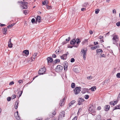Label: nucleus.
<instances>
[{
	"label": "nucleus",
	"instance_id": "nucleus-1",
	"mask_svg": "<svg viewBox=\"0 0 120 120\" xmlns=\"http://www.w3.org/2000/svg\"><path fill=\"white\" fill-rule=\"evenodd\" d=\"M80 42V41L79 39L77 38L76 40L74 39L71 40L70 42V44L72 45H74V46L77 47L79 44Z\"/></svg>",
	"mask_w": 120,
	"mask_h": 120
},
{
	"label": "nucleus",
	"instance_id": "nucleus-2",
	"mask_svg": "<svg viewBox=\"0 0 120 120\" xmlns=\"http://www.w3.org/2000/svg\"><path fill=\"white\" fill-rule=\"evenodd\" d=\"M63 66L60 65H58L56 67L55 71L57 72H61L63 69Z\"/></svg>",
	"mask_w": 120,
	"mask_h": 120
},
{
	"label": "nucleus",
	"instance_id": "nucleus-3",
	"mask_svg": "<svg viewBox=\"0 0 120 120\" xmlns=\"http://www.w3.org/2000/svg\"><path fill=\"white\" fill-rule=\"evenodd\" d=\"M81 87H76L74 90V94L76 95H77L79 94L81 91Z\"/></svg>",
	"mask_w": 120,
	"mask_h": 120
},
{
	"label": "nucleus",
	"instance_id": "nucleus-4",
	"mask_svg": "<svg viewBox=\"0 0 120 120\" xmlns=\"http://www.w3.org/2000/svg\"><path fill=\"white\" fill-rule=\"evenodd\" d=\"M87 52L86 50H84V49H82L81 51V53L82 54V55L83 54V59L85 60L86 59V55Z\"/></svg>",
	"mask_w": 120,
	"mask_h": 120
},
{
	"label": "nucleus",
	"instance_id": "nucleus-5",
	"mask_svg": "<svg viewBox=\"0 0 120 120\" xmlns=\"http://www.w3.org/2000/svg\"><path fill=\"white\" fill-rule=\"evenodd\" d=\"M65 114V112L64 111H62L60 112V113L59 117L58 118V120H59L60 119L61 120L62 118L64 116Z\"/></svg>",
	"mask_w": 120,
	"mask_h": 120
},
{
	"label": "nucleus",
	"instance_id": "nucleus-6",
	"mask_svg": "<svg viewBox=\"0 0 120 120\" xmlns=\"http://www.w3.org/2000/svg\"><path fill=\"white\" fill-rule=\"evenodd\" d=\"M46 71V68H43L40 69L38 72V73L40 75H43Z\"/></svg>",
	"mask_w": 120,
	"mask_h": 120
},
{
	"label": "nucleus",
	"instance_id": "nucleus-7",
	"mask_svg": "<svg viewBox=\"0 0 120 120\" xmlns=\"http://www.w3.org/2000/svg\"><path fill=\"white\" fill-rule=\"evenodd\" d=\"M78 103L77 104L78 105H80L82 104V103L84 101V100L82 99V98H79L78 99Z\"/></svg>",
	"mask_w": 120,
	"mask_h": 120
},
{
	"label": "nucleus",
	"instance_id": "nucleus-8",
	"mask_svg": "<svg viewBox=\"0 0 120 120\" xmlns=\"http://www.w3.org/2000/svg\"><path fill=\"white\" fill-rule=\"evenodd\" d=\"M118 37L116 35H115L112 38V40L113 42V43L114 44H116V42L118 41L116 40L118 39Z\"/></svg>",
	"mask_w": 120,
	"mask_h": 120
},
{
	"label": "nucleus",
	"instance_id": "nucleus-9",
	"mask_svg": "<svg viewBox=\"0 0 120 120\" xmlns=\"http://www.w3.org/2000/svg\"><path fill=\"white\" fill-rule=\"evenodd\" d=\"M89 111L90 112L92 113L93 114H94L96 113V111H95L93 106L90 107L89 109Z\"/></svg>",
	"mask_w": 120,
	"mask_h": 120
},
{
	"label": "nucleus",
	"instance_id": "nucleus-10",
	"mask_svg": "<svg viewBox=\"0 0 120 120\" xmlns=\"http://www.w3.org/2000/svg\"><path fill=\"white\" fill-rule=\"evenodd\" d=\"M41 16L39 15H38L36 19L35 22H36V23H37V22L38 21L39 23L41 22Z\"/></svg>",
	"mask_w": 120,
	"mask_h": 120
},
{
	"label": "nucleus",
	"instance_id": "nucleus-11",
	"mask_svg": "<svg viewBox=\"0 0 120 120\" xmlns=\"http://www.w3.org/2000/svg\"><path fill=\"white\" fill-rule=\"evenodd\" d=\"M110 106L109 105H105L104 107V110L105 111H108L110 108Z\"/></svg>",
	"mask_w": 120,
	"mask_h": 120
},
{
	"label": "nucleus",
	"instance_id": "nucleus-12",
	"mask_svg": "<svg viewBox=\"0 0 120 120\" xmlns=\"http://www.w3.org/2000/svg\"><path fill=\"white\" fill-rule=\"evenodd\" d=\"M67 54H65L63 55L60 56V58L62 59L66 60L67 58Z\"/></svg>",
	"mask_w": 120,
	"mask_h": 120
},
{
	"label": "nucleus",
	"instance_id": "nucleus-13",
	"mask_svg": "<svg viewBox=\"0 0 120 120\" xmlns=\"http://www.w3.org/2000/svg\"><path fill=\"white\" fill-rule=\"evenodd\" d=\"M47 61L48 64L49 63L52 62L53 61V59L50 57H48L47 58Z\"/></svg>",
	"mask_w": 120,
	"mask_h": 120
},
{
	"label": "nucleus",
	"instance_id": "nucleus-14",
	"mask_svg": "<svg viewBox=\"0 0 120 120\" xmlns=\"http://www.w3.org/2000/svg\"><path fill=\"white\" fill-rule=\"evenodd\" d=\"M65 100V99L64 98L62 100H61L60 102V105L61 106H62L64 105V101Z\"/></svg>",
	"mask_w": 120,
	"mask_h": 120
},
{
	"label": "nucleus",
	"instance_id": "nucleus-15",
	"mask_svg": "<svg viewBox=\"0 0 120 120\" xmlns=\"http://www.w3.org/2000/svg\"><path fill=\"white\" fill-rule=\"evenodd\" d=\"M96 52L97 54H100L102 53L103 51L101 49H99L96 50Z\"/></svg>",
	"mask_w": 120,
	"mask_h": 120
},
{
	"label": "nucleus",
	"instance_id": "nucleus-16",
	"mask_svg": "<svg viewBox=\"0 0 120 120\" xmlns=\"http://www.w3.org/2000/svg\"><path fill=\"white\" fill-rule=\"evenodd\" d=\"M56 112H55V110H54V111L52 113V115H49V116L51 118H52L56 115Z\"/></svg>",
	"mask_w": 120,
	"mask_h": 120
},
{
	"label": "nucleus",
	"instance_id": "nucleus-17",
	"mask_svg": "<svg viewBox=\"0 0 120 120\" xmlns=\"http://www.w3.org/2000/svg\"><path fill=\"white\" fill-rule=\"evenodd\" d=\"M23 53H24L25 55H28L29 54V50H27L23 51Z\"/></svg>",
	"mask_w": 120,
	"mask_h": 120
},
{
	"label": "nucleus",
	"instance_id": "nucleus-18",
	"mask_svg": "<svg viewBox=\"0 0 120 120\" xmlns=\"http://www.w3.org/2000/svg\"><path fill=\"white\" fill-rule=\"evenodd\" d=\"M75 100H73L71 101L69 104V106L70 107L71 105H72L75 102Z\"/></svg>",
	"mask_w": 120,
	"mask_h": 120
},
{
	"label": "nucleus",
	"instance_id": "nucleus-19",
	"mask_svg": "<svg viewBox=\"0 0 120 120\" xmlns=\"http://www.w3.org/2000/svg\"><path fill=\"white\" fill-rule=\"evenodd\" d=\"M88 91V89L84 88L83 89V90L82 91L83 93H85L86 92H87Z\"/></svg>",
	"mask_w": 120,
	"mask_h": 120
},
{
	"label": "nucleus",
	"instance_id": "nucleus-20",
	"mask_svg": "<svg viewBox=\"0 0 120 120\" xmlns=\"http://www.w3.org/2000/svg\"><path fill=\"white\" fill-rule=\"evenodd\" d=\"M114 109H113V111L116 109H120V105H117L115 107H114Z\"/></svg>",
	"mask_w": 120,
	"mask_h": 120
},
{
	"label": "nucleus",
	"instance_id": "nucleus-21",
	"mask_svg": "<svg viewBox=\"0 0 120 120\" xmlns=\"http://www.w3.org/2000/svg\"><path fill=\"white\" fill-rule=\"evenodd\" d=\"M19 102L16 101L15 104V109H17L18 108V106Z\"/></svg>",
	"mask_w": 120,
	"mask_h": 120
},
{
	"label": "nucleus",
	"instance_id": "nucleus-22",
	"mask_svg": "<svg viewBox=\"0 0 120 120\" xmlns=\"http://www.w3.org/2000/svg\"><path fill=\"white\" fill-rule=\"evenodd\" d=\"M15 117L16 119L17 120H20V117L19 116L18 114H17V115H15Z\"/></svg>",
	"mask_w": 120,
	"mask_h": 120
},
{
	"label": "nucleus",
	"instance_id": "nucleus-23",
	"mask_svg": "<svg viewBox=\"0 0 120 120\" xmlns=\"http://www.w3.org/2000/svg\"><path fill=\"white\" fill-rule=\"evenodd\" d=\"M27 5L22 4V9H26L27 8Z\"/></svg>",
	"mask_w": 120,
	"mask_h": 120
},
{
	"label": "nucleus",
	"instance_id": "nucleus-24",
	"mask_svg": "<svg viewBox=\"0 0 120 120\" xmlns=\"http://www.w3.org/2000/svg\"><path fill=\"white\" fill-rule=\"evenodd\" d=\"M7 31V28H4L3 30V32H4V34H6L5 33H6Z\"/></svg>",
	"mask_w": 120,
	"mask_h": 120
},
{
	"label": "nucleus",
	"instance_id": "nucleus-25",
	"mask_svg": "<svg viewBox=\"0 0 120 120\" xmlns=\"http://www.w3.org/2000/svg\"><path fill=\"white\" fill-rule=\"evenodd\" d=\"M15 23L12 24L11 25H9V26H7V27L8 28H10V27H12L13 26L15 25Z\"/></svg>",
	"mask_w": 120,
	"mask_h": 120
},
{
	"label": "nucleus",
	"instance_id": "nucleus-26",
	"mask_svg": "<svg viewBox=\"0 0 120 120\" xmlns=\"http://www.w3.org/2000/svg\"><path fill=\"white\" fill-rule=\"evenodd\" d=\"M68 63L67 62L65 61L63 65L64 67V66H68Z\"/></svg>",
	"mask_w": 120,
	"mask_h": 120
},
{
	"label": "nucleus",
	"instance_id": "nucleus-27",
	"mask_svg": "<svg viewBox=\"0 0 120 120\" xmlns=\"http://www.w3.org/2000/svg\"><path fill=\"white\" fill-rule=\"evenodd\" d=\"M75 84L74 83H72L71 85V87L72 88H74L75 87Z\"/></svg>",
	"mask_w": 120,
	"mask_h": 120
},
{
	"label": "nucleus",
	"instance_id": "nucleus-28",
	"mask_svg": "<svg viewBox=\"0 0 120 120\" xmlns=\"http://www.w3.org/2000/svg\"><path fill=\"white\" fill-rule=\"evenodd\" d=\"M47 0H45L43 1L42 3V4L43 5H46V2L47 3Z\"/></svg>",
	"mask_w": 120,
	"mask_h": 120
},
{
	"label": "nucleus",
	"instance_id": "nucleus-29",
	"mask_svg": "<svg viewBox=\"0 0 120 120\" xmlns=\"http://www.w3.org/2000/svg\"><path fill=\"white\" fill-rule=\"evenodd\" d=\"M109 104L110 105H112L113 106H114V105H115V104L114 103L113 101H111L110 102Z\"/></svg>",
	"mask_w": 120,
	"mask_h": 120
},
{
	"label": "nucleus",
	"instance_id": "nucleus-30",
	"mask_svg": "<svg viewBox=\"0 0 120 120\" xmlns=\"http://www.w3.org/2000/svg\"><path fill=\"white\" fill-rule=\"evenodd\" d=\"M73 71L77 73L78 72V70L77 68H74L73 69Z\"/></svg>",
	"mask_w": 120,
	"mask_h": 120
},
{
	"label": "nucleus",
	"instance_id": "nucleus-31",
	"mask_svg": "<svg viewBox=\"0 0 120 120\" xmlns=\"http://www.w3.org/2000/svg\"><path fill=\"white\" fill-rule=\"evenodd\" d=\"M95 86H93V87H92L90 88V89H91V91H94L95 90H94V89H95V90L96 89V88H95Z\"/></svg>",
	"mask_w": 120,
	"mask_h": 120
},
{
	"label": "nucleus",
	"instance_id": "nucleus-32",
	"mask_svg": "<svg viewBox=\"0 0 120 120\" xmlns=\"http://www.w3.org/2000/svg\"><path fill=\"white\" fill-rule=\"evenodd\" d=\"M60 62V60L59 59H56L55 60L54 62L55 63H56L57 62Z\"/></svg>",
	"mask_w": 120,
	"mask_h": 120
},
{
	"label": "nucleus",
	"instance_id": "nucleus-33",
	"mask_svg": "<svg viewBox=\"0 0 120 120\" xmlns=\"http://www.w3.org/2000/svg\"><path fill=\"white\" fill-rule=\"evenodd\" d=\"M97 48V46H93L91 48V49L92 50H94L96 49Z\"/></svg>",
	"mask_w": 120,
	"mask_h": 120
},
{
	"label": "nucleus",
	"instance_id": "nucleus-34",
	"mask_svg": "<svg viewBox=\"0 0 120 120\" xmlns=\"http://www.w3.org/2000/svg\"><path fill=\"white\" fill-rule=\"evenodd\" d=\"M100 10L99 9H97L95 10V13L96 14H98V13Z\"/></svg>",
	"mask_w": 120,
	"mask_h": 120
},
{
	"label": "nucleus",
	"instance_id": "nucleus-35",
	"mask_svg": "<svg viewBox=\"0 0 120 120\" xmlns=\"http://www.w3.org/2000/svg\"><path fill=\"white\" fill-rule=\"evenodd\" d=\"M31 22L32 23H33L34 22H35V23H37L36 22H35V19L34 18H33L31 20Z\"/></svg>",
	"mask_w": 120,
	"mask_h": 120
},
{
	"label": "nucleus",
	"instance_id": "nucleus-36",
	"mask_svg": "<svg viewBox=\"0 0 120 120\" xmlns=\"http://www.w3.org/2000/svg\"><path fill=\"white\" fill-rule=\"evenodd\" d=\"M89 98V96L88 95H86L84 96V98L85 99H87Z\"/></svg>",
	"mask_w": 120,
	"mask_h": 120
},
{
	"label": "nucleus",
	"instance_id": "nucleus-37",
	"mask_svg": "<svg viewBox=\"0 0 120 120\" xmlns=\"http://www.w3.org/2000/svg\"><path fill=\"white\" fill-rule=\"evenodd\" d=\"M8 46L9 48H12V45H13L11 43L8 44Z\"/></svg>",
	"mask_w": 120,
	"mask_h": 120
},
{
	"label": "nucleus",
	"instance_id": "nucleus-38",
	"mask_svg": "<svg viewBox=\"0 0 120 120\" xmlns=\"http://www.w3.org/2000/svg\"><path fill=\"white\" fill-rule=\"evenodd\" d=\"M23 91L22 90V91H21L20 92L19 91L18 92V93H19V92H20V94H19V98L20 96H21L22 93Z\"/></svg>",
	"mask_w": 120,
	"mask_h": 120
},
{
	"label": "nucleus",
	"instance_id": "nucleus-39",
	"mask_svg": "<svg viewBox=\"0 0 120 120\" xmlns=\"http://www.w3.org/2000/svg\"><path fill=\"white\" fill-rule=\"evenodd\" d=\"M116 77L118 78H120V73H118L116 75Z\"/></svg>",
	"mask_w": 120,
	"mask_h": 120
},
{
	"label": "nucleus",
	"instance_id": "nucleus-40",
	"mask_svg": "<svg viewBox=\"0 0 120 120\" xmlns=\"http://www.w3.org/2000/svg\"><path fill=\"white\" fill-rule=\"evenodd\" d=\"M82 109V108H80L79 109L78 111V112L77 113V114H78V113H79V112H81Z\"/></svg>",
	"mask_w": 120,
	"mask_h": 120
},
{
	"label": "nucleus",
	"instance_id": "nucleus-41",
	"mask_svg": "<svg viewBox=\"0 0 120 120\" xmlns=\"http://www.w3.org/2000/svg\"><path fill=\"white\" fill-rule=\"evenodd\" d=\"M116 25L118 26H120V22H118L116 23Z\"/></svg>",
	"mask_w": 120,
	"mask_h": 120
},
{
	"label": "nucleus",
	"instance_id": "nucleus-42",
	"mask_svg": "<svg viewBox=\"0 0 120 120\" xmlns=\"http://www.w3.org/2000/svg\"><path fill=\"white\" fill-rule=\"evenodd\" d=\"M11 100V98L10 97H8L7 98V100L8 101H9Z\"/></svg>",
	"mask_w": 120,
	"mask_h": 120
},
{
	"label": "nucleus",
	"instance_id": "nucleus-43",
	"mask_svg": "<svg viewBox=\"0 0 120 120\" xmlns=\"http://www.w3.org/2000/svg\"><path fill=\"white\" fill-rule=\"evenodd\" d=\"M75 60L74 58H72L71 59L70 61L72 63L74 62L75 61Z\"/></svg>",
	"mask_w": 120,
	"mask_h": 120
},
{
	"label": "nucleus",
	"instance_id": "nucleus-44",
	"mask_svg": "<svg viewBox=\"0 0 120 120\" xmlns=\"http://www.w3.org/2000/svg\"><path fill=\"white\" fill-rule=\"evenodd\" d=\"M14 84V82L13 81H12L10 82L9 84L10 85H13Z\"/></svg>",
	"mask_w": 120,
	"mask_h": 120
},
{
	"label": "nucleus",
	"instance_id": "nucleus-45",
	"mask_svg": "<svg viewBox=\"0 0 120 120\" xmlns=\"http://www.w3.org/2000/svg\"><path fill=\"white\" fill-rule=\"evenodd\" d=\"M16 98V95L15 94L11 96V98L13 99L15 98Z\"/></svg>",
	"mask_w": 120,
	"mask_h": 120
},
{
	"label": "nucleus",
	"instance_id": "nucleus-46",
	"mask_svg": "<svg viewBox=\"0 0 120 120\" xmlns=\"http://www.w3.org/2000/svg\"><path fill=\"white\" fill-rule=\"evenodd\" d=\"M88 4V3H85L83 5V6L84 7H85Z\"/></svg>",
	"mask_w": 120,
	"mask_h": 120
},
{
	"label": "nucleus",
	"instance_id": "nucleus-47",
	"mask_svg": "<svg viewBox=\"0 0 120 120\" xmlns=\"http://www.w3.org/2000/svg\"><path fill=\"white\" fill-rule=\"evenodd\" d=\"M46 7L47 8L49 9H50L52 8L50 6H48L47 4L46 5Z\"/></svg>",
	"mask_w": 120,
	"mask_h": 120
},
{
	"label": "nucleus",
	"instance_id": "nucleus-48",
	"mask_svg": "<svg viewBox=\"0 0 120 120\" xmlns=\"http://www.w3.org/2000/svg\"><path fill=\"white\" fill-rule=\"evenodd\" d=\"M37 53H35L33 55V57L35 58L36 57V56L37 55Z\"/></svg>",
	"mask_w": 120,
	"mask_h": 120
},
{
	"label": "nucleus",
	"instance_id": "nucleus-49",
	"mask_svg": "<svg viewBox=\"0 0 120 120\" xmlns=\"http://www.w3.org/2000/svg\"><path fill=\"white\" fill-rule=\"evenodd\" d=\"M101 57H106V55L104 54H101Z\"/></svg>",
	"mask_w": 120,
	"mask_h": 120
},
{
	"label": "nucleus",
	"instance_id": "nucleus-50",
	"mask_svg": "<svg viewBox=\"0 0 120 120\" xmlns=\"http://www.w3.org/2000/svg\"><path fill=\"white\" fill-rule=\"evenodd\" d=\"M77 117L75 116L72 119V120H77Z\"/></svg>",
	"mask_w": 120,
	"mask_h": 120
},
{
	"label": "nucleus",
	"instance_id": "nucleus-51",
	"mask_svg": "<svg viewBox=\"0 0 120 120\" xmlns=\"http://www.w3.org/2000/svg\"><path fill=\"white\" fill-rule=\"evenodd\" d=\"M68 66H64V69L65 70L67 71V68L68 67Z\"/></svg>",
	"mask_w": 120,
	"mask_h": 120
},
{
	"label": "nucleus",
	"instance_id": "nucleus-52",
	"mask_svg": "<svg viewBox=\"0 0 120 120\" xmlns=\"http://www.w3.org/2000/svg\"><path fill=\"white\" fill-rule=\"evenodd\" d=\"M28 3L27 2H23V4H22L27 5Z\"/></svg>",
	"mask_w": 120,
	"mask_h": 120
},
{
	"label": "nucleus",
	"instance_id": "nucleus-53",
	"mask_svg": "<svg viewBox=\"0 0 120 120\" xmlns=\"http://www.w3.org/2000/svg\"><path fill=\"white\" fill-rule=\"evenodd\" d=\"M52 57L53 58H56V56L55 54H53L52 55Z\"/></svg>",
	"mask_w": 120,
	"mask_h": 120
},
{
	"label": "nucleus",
	"instance_id": "nucleus-54",
	"mask_svg": "<svg viewBox=\"0 0 120 120\" xmlns=\"http://www.w3.org/2000/svg\"><path fill=\"white\" fill-rule=\"evenodd\" d=\"M70 37H69L68 38V39H66V41H69L70 40Z\"/></svg>",
	"mask_w": 120,
	"mask_h": 120
},
{
	"label": "nucleus",
	"instance_id": "nucleus-55",
	"mask_svg": "<svg viewBox=\"0 0 120 120\" xmlns=\"http://www.w3.org/2000/svg\"><path fill=\"white\" fill-rule=\"evenodd\" d=\"M18 82L19 83H21V82H22V80H20L18 81Z\"/></svg>",
	"mask_w": 120,
	"mask_h": 120
},
{
	"label": "nucleus",
	"instance_id": "nucleus-56",
	"mask_svg": "<svg viewBox=\"0 0 120 120\" xmlns=\"http://www.w3.org/2000/svg\"><path fill=\"white\" fill-rule=\"evenodd\" d=\"M101 109V107L99 106L98 107L97 109L98 110H99Z\"/></svg>",
	"mask_w": 120,
	"mask_h": 120
},
{
	"label": "nucleus",
	"instance_id": "nucleus-57",
	"mask_svg": "<svg viewBox=\"0 0 120 120\" xmlns=\"http://www.w3.org/2000/svg\"><path fill=\"white\" fill-rule=\"evenodd\" d=\"M86 10V8H82L81 9V11H83L85 10Z\"/></svg>",
	"mask_w": 120,
	"mask_h": 120
},
{
	"label": "nucleus",
	"instance_id": "nucleus-58",
	"mask_svg": "<svg viewBox=\"0 0 120 120\" xmlns=\"http://www.w3.org/2000/svg\"><path fill=\"white\" fill-rule=\"evenodd\" d=\"M18 3H20L23 4V2L22 1H19L18 2Z\"/></svg>",
	"mask_w": 120,
	"mask_h": 120
},
{
	"label": "nucleus",
	"instance_id": "nucleus-59",
	"mask_svg": "<svg viewBox=\"0 0 120 120\" xmlns=\"http://www.w3.org/2000/svg\"><path fill=\"white\" fill-rule=\"evenodd\" d=\"M114 103H115V104H116L117 102V100L116 101H113Z\"/></svg>",
	"mask_w": 120,
	"mask_h": 120
},
{
	"label": "nucleus",
	"instance_id": "nucleus-60",
	"mask_svg": "<svg viewBox=\"0 0 120 120\" xmlns=\"http://www.w3.org/2000/svg\"><path fill=\"white\" fill-rule=\"evenodd\" d=\"M113 13H116V10L115 9H114L113 10Z\"/></svg>",
	"mask_w": 120,
	"mask_h": 120
},
{
	"label": "nucleus",
	"instance_id": "nucleus-61",
	"mask_svg": "<svg viewBox=\"0 0 120 120\" xmlns=\"http://www.w3.org/2000/svg\"><path fill=\"white\" fill-rule=\"evenodd\" d=\"M87 79H91V76H89L88 77H87Z\"/></svg>",
	"mask_w": 120,
	"mask_h": 120
},
{
	"label": "nucleus",
	"instance_id": "nucleus-62",
	"mask_svg": "<svg viewBox=\"0 0 120 120\" xmlns=\"http://www.w3.org/2000/svg\"><path fill=\"white\" fill-rule=\"evenodd\" d=\"M90 34H92L93 33V32L92 30H90Z\"/></svg>",
	"mask_w": 120,
	"mask_h": 120
},
{
	"label": "nucleus",
	"instance_id": "nucleus-63",
	"mask_svg": "<svg viewBox=\"0 0 120 120\" xmlns=\"http://www.w3.org/2000/svg\"><path fill=\"white\" fill-rule=\"evenodd\" d=\"M98 44V42H94V45H96L97 44Z\"/></svg>",
	"mask_w": 120,
	"mask_h": 120
},
{
	"label": "nucleus",
	"instance_id": "nucleus-64",
	"mask_svg": "<svg viewBox=\"0 0 120 120\" xmlns=\"http://www.w3.org/2000/svg\"><path fill=\"white\" fill-rule=\"evenodd\" d=\"M67 43V42H66L64 41L62 42V44L63 45H64Z\"/></svg>",
	"mask_w": 120,
	"mask_h": 120
}]
</instances>
